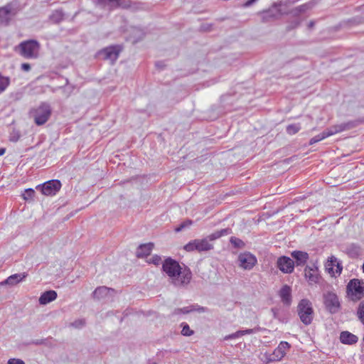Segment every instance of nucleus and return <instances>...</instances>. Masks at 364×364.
Here are the masks:
<instances>
[{"instance_id":"obj_1","label":"nucleus","mask_w":364,"mask_h":364,"mask_svg":"<svg viewBox=\"0 0 364 364\" xmlns=\"http://www.w3.org/2000/svg\"><path fill=\"white\" fill-rule=\"evenodd\" d=\"M162 269L172 279V283L177 287L187 285L192 278V273L188 268L183 269L177 261L171 257L164 260Z\"/></svg>"},{"instance_id":"obj_2","label":"nucleus","mask_w":364,"mask_h":364,"mask_svg":"<svg viewBox=\"0 0 364 364\" xmlns=\"http://www.w3.org/2000/svg\"><path fill=\"white\" fill-rule=\"evenodd\" d=\"M30 114L33 118L34 122L37 125H43L50 117V106L48 103L43 102L38 107L32 109L30 111Z\"/></svg>"},{"instance_id":"obj_3","label":"nucleus","mask_w":364,"mask_h":364,"mask_svg":"<svg viewBox=\"0 0 364 364\" xmlns=\"http://www.w3.org/2000/svg\"><path fill=\"white\" fill-rule=\"evenodd\" d=\"M297 312L301 322L309 325L313 320L314 310L311 302L306 299H301L297 306Z\"/></svg>"},{"instance_id":"obj_4","label":"nucleus","mask_w":364,"mask_h":364,"mask_svg":"<svg viewBox=\"0 0 364 364\" xmlns=\"http://www.w3.org/2000/svg\"><path fill=\"white\" fill-rule=\"evenodd\" d=\"M347 292L353 301H357L364 296V282L357 279L350 280L347 285Z\"/></svg>"},{"instance_id":"obj_5","label":"nucleus","mask_w":364,"mask_h":364,"mask_svg":"<svg viewBox=\"0 0 364 364\" xmlns=\"http://www.w3.org/2000/svg\"><path fill=\"white\" fill-rule=\"evenodd\" d=\"M40 45L37 41L30 40L19 44L20 53L26 58H36Z\"/></svg>"},{"instance_id":"obj_6","label":"nucleus","mask_w":364,"mask_h":364,"mask_svg":"<svg viewBox=\"0 0 364 364\" xmlns=\"http://www.w3.org/2000/svg\"><path fill=\"white\" fill-rule=\"evenodd\" d=\"M323 304L327 311L331 314H337L341 309V303L338 296L333 293L328 291L323 294Z\"/></svg>"},{"instance_id":"obj_7","label":"nucleus","mask_w":364,"mask_h":364,"mask_svg":"<svg viewBox=\"0 0 364 364\" xmlns=\"http://www.w3.org/2000/svg\"><path fill=\"white\" fill-rule=\"evenodd\" d=\"M213 249V244L209 242L208 239L206 237L203 239H196L184 246V250L187 252H192L196 250L199 252H207Z\"/></svg>"},{"instance_id":"obj_8","label":"nucleus","mask_w":364,"mask_h":364,"mask_svg":"<svg viewBox=\"0 0 364 364\" xmlns=\"http://www.w3.org/2000/svg\"><path fill=\"white\" fill-rule=\"evenodd\" d=\"M121 52L119 46H111L97 52V57L102 60H109L113 63L119 57Z\"/></svg>"},{"instance_id":"obj_9","label":"nucleus","mask_w":364,"mask_h":364,"mask_svg":"<svg viewBox=\"0 0 364 364\" xmlns=\"http://www.w3.org/2000/svg\"><path fill=\"white\" fill-rule=\"evenodd\" d=\"M60 188L61 183L59 180H50L36 186V189L40 190L46 196L55 195Z\"/></svg>"},{"instance_id":"obj_10","label":"nucleus","mask_w":364,"mask_h":364,"mask_svg":"<svg viewBox=\"0 0 364 364\" xmlns=\"http://www.w3.org/2000/svg\"><path fill=\"white\" fill-rule=\"evenodd\" d=\"M237 260L239 266L245 270H251L257 263V257L250 252L240 253Z\"/></svg>"},{"instance_id":"obj_11","label":"nucleus","mask_w":364,"mask_h":364,"mask_svg":"<svg viewBox=\"0 0 364 364\" xmlns=\"http://www.w3.org/2000/svg\"><path fill=\"white\" fill-rule=\"evenodd\" d=\"M277 267L284 274H290L294 272V262L289 257L281 256L277 259Z\"/></svg>"},{"instance_id":"obj_12","label":"nucleus","mask_w":364,"mask_h":364,"mask_svg":"<svg viewBox=\"0 0 364 364\" xmlns=\"http://www.w3.org/2000/svg\"><path fill=\"white\" fill-rule=\"evenodd\" d=\"M354 127V123L352 122H346V123H342L340 124H336L334 126H332L325 130L323 132L327 137L332 136L335 134L341 132L345 130L350 129L351 128Z\"/></svg>"},{"instance_id":"obj_13","label":"nucleus","mask_w":364,"mask_h":364,"mask_svg":"<svg viewBox=\"0 0 364 364\" xmlns=\"http://www.w3.org/2000/svg\"><path fill=\"white\" fill-rule=\"evenodd\" d=\"M115 291L114 289L105 286L99 287L93 291V297L97 299L110 298L114 296Z\"/></svg>"},{"instance_id":"obj_14","label":"nucleus","mask_w":364,"mask_h":364,"mask_svg":"<svg viewBox=\"0 0 364 364\" xmlns=\"http://www.w3.org/2000/svg\"><path fill=\"white\" fill-rule=\"evenodd\" d=\"M344 252L350 258L356 259L361 255L362 248L357 243H350L346 245Z\"/></svg>"},{"instance_id":"obj_15","label":"nucleus","mask_w":364,"mask_h":364,"mask_svg":"<svg viewBox=\"0 0 364 364\" xmlns=\"http://www.w3.org/2000/svg\"><path fill=\"white\" fill-rule=\"evenodd\" d=\"M291 255L295 259L294 264L296 266H304L309 258L307 252L299 250L291 252Z\"/></svg>"},{"instance_id":"obj_16","label":"nucleus","mask_w":364,"mask_h":364,"mask_svg":"<svg viewBox=\"0 0 364 364\" xmlns=\"http://www.w3.org/2000/svg\"><path fill=\"white\" fill-rule=\"evenodd\" d=\"M27 273H20V274H14L9 276L6 279L0 283L1 285H9L14 286L18 284L20 282L23 281L26 277Z\"/></svg>"},{"instance_id":"obj_17","label":"nucleus","mask_w":364,"mask_h":364,"mask_svg":"<svg viewBox=\"0 0 364 364\" xmlns=\"http://www.w3.org/2000/svg\"><path fill=\"white\" fill-rule=\"evenodd\" d=\"M279 295L284 304L289 306L291 303V289L285 284L279 290Z\"/></svg>"},{"instance_id":"obj_18","label":"nucleus","mask_w":364,"mask_h":364,"mask_svg":"<svg viewBox=\"0 0 364 364\" xmlns=\"http://www.w3.org/2000/svg\"><path fill=\"white\" fill-rule=\"evenodd\" d=\"M11 9L12 8L10 4L0 7V25H9L11 21L10 14L11 12Z\"/></svg>"},{"instance_id":"obj_19","label":"nucleus","mask_w":364,"mask_h":364,"mask_svg":"<svg viewBox=\"0 0 364 364\" xmlns=\"http://www.w3.org/2000/svg\"><path fill=\"white\" fill-rule=\"evenodd\" d=\"M358 337L349 331H342L340 334V341L343 344L353 345L358 342Z\"/></svg>"},{"instance_id":"obj_20","label":"nucleus","mask_w":364,"mask_h":364,"mask_svg":"<svg viewBox=\"0 0 364 364\" xmlns=\"http://www.w3.org/2000/svg\"><path fill=\"white\" fill-rule=\"evenodd\" d=\"M57 298V293L53 290H48L43 292L40 298L39 303L42 305H46L53 301H54Z\"/></svg>"},{"instance_id":"obj_21","label":"nucleus","mask_w":364,"mask_h":364,"mask_svg":"<svg viewBox=\"0 0 364 364\" xmlns=\"http://www.w3.org/2000/svg\"><path fill=\"white\" fill-rule=\"evenodd\" d=\"M154 244L151 242L142 244L136 250V255L137 257H144L150 255L153 250Z\"/></svg>"},{"instance_id":"obj_22","label":"nucleus","mask_w":364,"mask_h":364,"mask_svg":"<svg viewBox=\"0 0 364 364\" xmlns=\"http://www.w3.org/2000/svg\"><path fill=\"white\" fill-rule=\"evenodd\" d=\"M329 264H328V270L329 272H333V273L341 274L343 270L342 264L338 261L335 257H331L328 260Z\"/></svg>"},{"instance_id":"obj_23","label":"nucleus","mask_w":364,"mask_h":364,"mask_svg":"<svg viewBox=\"0 0 364 364\" xmlns=\"http://www.w3.org/2000/svg\"><path fill=\"white\" fill-rule=\"evenodd\" d=\"M232 233V230L230 228H224L221 229L220 230H217L212 234L208 235L205 237L207 239H208L209 242H211L223 236L228 235Z\"/></svg>"},{"instance_id":"obj_24","label":"nucleus","mask_w":364,"mask_h":364,"mask_svg":"<svg viewBox=\"0 0 364 364\" xmlns=\"http://www.w3.org/2000/svg\"><path fill=\"white\" fill-rule=\"evenodd\" d=\"M289 348L290 345L288 342L282 341L277 348L274 350V354L276 355L278 360H280L285 355L286 350Z\"/></svg>"},{"instance_id":"obj_25","label":"nucleus","mask_w":364,"mask_h":364,"mask_svg":"<svg viewBox=\"0 0 364 364\" xmlns=\"http://www.w3.org/2000/svg\"><path fill=\"white\" fill-rule=\"evenodd\" d=\"M259 14L261 15L262 21L263 23L269 22L276 19L278 15V14L275 12L273 9L263 11L262 12H260Z\"/></svg>"},{"instance_id":"obj_26","label":"nucleus","mask_w":364,"mask_h":364,"mask_svg":"<svg viewBox=\"0 0 364 364\" xmlns=\"http://www.w3.org/2000/svg\"><path fill=\"white\" fill-rule=\"evenodd\" d=\"M65 14L62 9H57L49 16V19L53 23H60L64 19Z\"/></svg>"},{"instance_id":"obj_27","label":"nucleus","mask_w":364,"mask_h":364,"mask_svg":"<svg viewBox=\"0 0 364 364\" xmlns=\"http://www.w3.org/2000/svg\"><path fill=\"white\" fill-rule=\"evenodd\" d=\"M313 6L314 4L311 2H309L307 4L301 5L292 9L291 14L295 16H299L300 14L304 13L307 10L311 9L313 7Z\"/></svg>"},{"instance_id":"obj_28","label":"nucleus","mask_w":364,"mask_h":364,"mask_svg":"<svg viewBox=\"0 0 364 364\" xmlns=\"http://www.w3.org/2000/svg\"><path fill=\"white\" fill-rule=\"evenodd\" d=\"M63 90V92L65 97H68L73 92L75 86L69 84L68 79H65V85L62 87H59Z\"/></svg>"},{"instance_id":"obj_29","label":"nucleus","mask_w":364,"mask_h":364,"mask_svg":"<svg viewBox=\"0 0 364 364\" xmlns=\"http://www.w3.org/2000/svg\"><path fill=\"white\" fill-rule=\"evenodd\" d=\"M10 84V78L3 76L0 73V94L3 92Z\"/></svg>"},{"instance_id":"obj_30","label":"nucleus","mask_w":364,"mask_h":364,"mask_svg":"<svg viewBox=\"0 0 364 364\" xmlns=\"http://www.w3.org/2000/svg\"><path fill=\"white\" fill-rule=\"evenodd\" d=\"M182 314H188L192 311H197L198 312H204L205 311V308L202 306H198V308H196L194 306H186L183 308H181Z\"/></svg>"},{"instance_id":"obj_31","label":"nucleus","mask_w":364,"mask_h":364,"mask_svg":"<svg viewBox=\"0 0 364 364\" xmlns=\"http://www.w3.org/2000/svg\"><path fill=\"white\" fill-rule=\"evenodd\" d=\"M132 33L133 37L135 38L134 41L140 40L145 35L144 31L141 28L138 27L133 28Z\"/></svg>"},{"instance_id":"obj_32","label":"nucleus","mask_w":364,"mask_h":364,"mask_svg":"<svg viewBox=\"0 0 364 364\" xmlns=\"http://www.w3.org/2000/svg\"><path fill=\"white\" fill-rule=\"evenodd\" d=\"M357 316L360 321L364 325V301H360L358 305Z\"/></svg>"},{"instance_id":"obj_33","label":"nucleus","mask_w":364,"mask_h":364,"mask_svg":"<svg viewBox=\"0 0 364 364\" xmlns=\"http://www.w3.org/2000/svg\"><path fill=\"white\" fill-rule=\"evenodd\" d=\"M230 242L236 248L242 249L244 248L245 246V242L242 240L237 238L235 237H230Z\"/></svg>"},{"instance_id":"obj_34","label":"nucleus","mask_w":364,"mask_h":364,"mask_svg":"<svg viewBox=\"0 0 364 364\" xmlns=\"http://www.w3.org/2000/svg\"><path fill=\"white\" fill-rule=\"evenodd\" d=\"M301 129L299 124H292L287 127V132L289 134H295Z\"/></svg>"},{"instance_id":"obj_35","label":"nucleus","mask_w":364,"mask_h":364,"mask_svg":"<svg viewBox=\"0 0 364 364\" xmlns=\"http://www.w3.org/2000/svg\"><path fill=\"white\" fill-rule=\"evenodd\" d=\"M193 223L191 220H186L181 223L178 227L175 228V231L176 232L182 231L183 229L190 227Z\"/></svg>"},{"instance_id":"obj_36","label":"nucleus","mask_w":364,"mask_h":364,"mask_svg":"<svg viewBox=\"0 0 364 364\" xmlns=\"http://www.w3.org/2000/svg\"><path fill=\"white\" fill-rule=\"evenodd\" d=\"M183 328L181 331V334L185 336H190L193 334V331L190 329L189 326L186 323H182L181 324Z\"/></svg>"},{"instance_id":"obj_37","label":"nucleus","mask_w":364,"mask_h":364,"mask_svg":"<svg viewBox=\"0 0 364 364\" xmlns=\"http://www.w3.org/2000/svg\"><path fill=\"white\" fill-rule=\"evenodd\" d=\"M311 271H313L312 268H311L309 267H306L305 268V276L306 277H308L309 279V280H311L312 282H316L317 276L312 274L311 272Z\"/></svg>"},{"instance_id":"obj_38","label":"nucleus","mask_w":364,"mask_h":364,"mask_svg":"<svg viewBox=\"0 0 364 364\" xmlns=\"http://www.w3.org/2000/svg\"><path fill=\"white\" fill-rule=\"evenodd\" d=\"M326 138V136L324 132H323L320 134H318L317 136L311 138L309 141V144L310 145L314 144L315 143H317Z\"/></svg>"},{"instance_id":"obj_39","label":"nucleus","mask_w":364,"mask_h":364,"mask_svg":"<svg viewBox=\"0 0 364 364\" xmlns=\"http://www.w3.org/2000/svg\"><path fill=\"white\" fill-rule=\"evenodd\" d=\"M35 194V191L32 188H27L24 191V193L23 194V197L25 200L31 199L33 197Z\"/></svg>"},{"instance_id":"obj_40","label":"nucleus","mask_w":364,"mask_h":364,"mask_svg":"<svg viewBox=\"0 0 364 364\" xmlns=\"http://www.w3.org/2000/svg\"><path fill=\"white\" fill-rule=\"evenodd\" d=\"M85 323V320H83V319H78V320H76L74 322L71 323L70 326H73L75 328H80L82 326H84Z\"/></svg>"},{"instance_id":"obj_41","label":"nucleus","mask_w":364,"mask_h":364,"mask_svg":"<svg viewBox=\"0 0 364 364\" xmlns=\"http://www.w3.org/2000/svg\"><path fill=\"white\" fill-rule=\"evenodd\" d=\"M240 336H241V333H240V331H236L234 333L225 336L224 337V340L225 341H228V340H230V339H235V338H239Z\"/></svg>"},{"instance_id":"obj_42","label":"nucleus","mask_w":364,"mask_h":364,"mask_svg":"<svg viewBox=\"0 0 364 364\" xmlns=\"http://www.w3.org/2000/svg\"><path fill=\"white\" fill-rule=\"evenodd\" d=\"M257 331H258L257 328H250V329H246V330H241L240 331L241 333V336H245L246 334L255 333L257 332Z\"/></svg>"},{"instance_id":"obj_43","label":"nucleus","mask_w":364,"mask_h":364,"mask_svg":"<svg viewBox=\"0 0 364 364\" xmlns=\"http://www.w3.org/2000/svg\"><path fill=\"white\" fill-rule=\"evenodd\" d=\"M120 0H96L97 3L100 5H105L107 4V1L112 3V4H119Z\"/></svg>"},{"instance_id":"obj_44","label":"nucleus","mask_w":364,"mask_h":364,"mask_svg":"<svg viewBox=\"0 0 364 364\" xmlns=\"http://www.w3.org/2000/svg\"><path fill=\"white\" fill-rule=\"evenodd\" d=\"M161 257L157 255H155L151 257L150 262L153 263L155 265H159L161 262Z\"/></svg>"},{"instance_id":"obj_45","label":"nucleus","mask_w":364,"mask_h":364,"mask_svg":"<svg viewBox=\"0 0 364 364\" xmlns=\"http://www.w3.org/2000/svg\"><path fill=\"white\" fill-rule=\"evenodd\" d=\"M8 364H25L24 361L18 358H10L8 360Z\"/></svg>"},{"instance_id":"obj_46","label":"nucleus","mask_w":364,"mask_h":364,"mask_svg":"<svg viewBox=\"0 0 364 364\" xmlns=\"http://www.w3.org/2000/svg\"><path fill=\"white\" fill-rule=\"evenodd\" d=\"M272 312L273 314V316H274V318L281 321V319H280V318L279 316V310L277 309L272 308Z\"/></svg>"},{"instance_id":"obj_47","label":"nucleus","mask_w":364,"mask_h":364,"mask_svg":"<svg viewBox=\"0 0 364 364\" xmlns=\"http://www.w3.org/2000/svg\"><path fill=\"white\" fill-rule=\"evenodd\" d=\"M43 343H44V340L43 339H40V340L31 341L28 344L38 346V345H42Z\"/></svg>"},{"instance_id":"obj_48","label":"nucleus","mask_w":364,"mask_h":364,"mask_svg":"<svg viewBox=\"0 0 364 364\" xmlns=\"http://www.w3.org/2000/svg\"><path fill=\"white\" fill-rule=\"evenodd\" d=\"M258 0H248L245 3L243 4L242 6L245 8L249 7L254 4Z\"/></svg>"},{"instance_id":"obj_49","label":"nucleus","mask_w":364,"mask_h":364,"mask_svg":"<svg viewBox=\"0 0 364 364\" xmlns=\"http://www.w3.org/2000/svg\"><path fill=\"white\" fill-rule=\"evenodd\" d=\"M300 24V21L299 20H296L293 21L291 25L288 27L289 30L293 29L297 27Z\"/></svg>"},{"instance_id":"obj_50","label":"nucleus","mask_w":364,"mask_h":364,"mask_svg":"<svg viewBox=\"0 0 364 364\" xmlns=\"http://www.w3.org/2000/svg\"><path fill=\"white\" fill-rule=\"evenodd\" d=\"M21 68H22V70H23L25 71H28L31 69V66L28 63H23L21 65Z\"/></svg>"},{"instance_id":"obj_51","label":"nucleus","mask_w":364,"mask_h":364,"mask_svg":"<svg viewBox=\"0 0 364 364\" xmlns=\"http://www.w3.org/2000/svg\"><path fill=\"white\" fill-rule=\"evenodd\" d=\"M351 22H353L355 24H359L363 22L361 18H354L353 19L350 20Z\"/></svg>"},{"instance_id":"obj_52","label":"nucleus","mask_w":364,"mask_h":364,"mask_svg":"<svg viewBox=\"0 0 364 364\" xmlns=\"http://www.w3.org/2000/svg\"><path fill=\"white\" fill-rule=\"evenodd\" d=\"M173 314H176V315H178V314H182L181 309V308H178V309H174V311H173Z\"/></svg>"},{"instance_id":"obj_53","label":"nucleus","mask_w":364,"mask_h":364,"mask_svg":"<svg viewBox=\"0 0 364 364\" xmlns=\"http://www.w3.org/2000/svg\"><path fill=\"white\" fill-rule=\"evenodd\" d=\"M314 25H315V22L311 21L309 22V23L308 25V27H309V28L311 29V28H312L314 26Z\"/></svg>"},{"instance_id":"obj_54","label":"nucleus","mask_w":364,"mask_h":364,"mask_svg":"<svg viewBox=\"0 0 364 364\" xmlns=\"http://www.w3.org/2000/svg\"><path fill=\"white\" fill-rule=\"evenodd\" d=\"M19 136H11V139L10 140L12 141H17L18 139Z\"/></svg>"},{"instance_id":"obj_55","label":"nucleus","mask_w":364,"mask_h":364,"mask_svg":"<svg viewBox=\"0 0 364 364\" xmlns=\"http://www.w3.org/2000/svg\"><path fill=\"white\" fill-rule=\"evenodd\" d=\"M5 151H6V149H4V148H1V149H0V156L4 155V153H5Z\"/></svg>"},{"instance_id":"obj_56","label":"nucleus","mask_w":364,"mask_h":364,"mask_svg":"<svg viewBox=\"0 0 364 364\" xmlns=\"http://www.w3.org/2000/svg\"><path fill=\"white\" fill-rule=\"evenodd\" d=\"M156 65L157 67H161V63L158 62V63H156Z\"/></svg>"},{"instance_id":"obj_57","label":"nucleus","mask_w":364,"mask_h":364,"mask_svg":"<svg viewBox=\"0 0 364 364\" xmlns=\"http://www.w3.org/2000/svg\"><path fill=\"white\" fill-rule=\"evenodd\" d=\"M361 9H362L363 11H364V5H363V6H361Z\"/></svg>"},{"instance_id":"obj_58","label":"nucleus","mask_w":364,"mask_h":364,"mask_svg":"<svg viewBox=\"0 0 364 364\" xmlns=\"http://www.w3.org/2000/svg\"><path fill=\"white\" fill-rule=\"evenodd\" d=\"M363 271L364 272V262H363Z\"/></svg>"},{"instance_id":"obj_59","label":"nucleus","mask_w":364,"mask_h":364,"mask_svg":"<svg viewBox=\"0 0 364 364\" xmlns=\"http://www.w3.org/2000/svg\"><path fill=\"white\" fill-rule=\"evenodd\" d=\"M296 1V0H293V1H294H294Z\"/></svg>"}]
</instances>
